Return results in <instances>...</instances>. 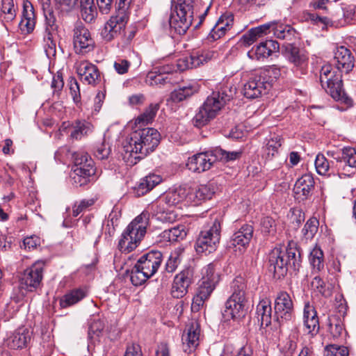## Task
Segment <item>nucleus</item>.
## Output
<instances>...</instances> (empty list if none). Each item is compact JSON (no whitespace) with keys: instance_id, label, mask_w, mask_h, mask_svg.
<instances>
[{"instance_id":"obj_1","label":"nucleus","mask_w":356,"mask_h":356,"mask_svg":"<svg viewBox=\"0 0 356 356\" xmlns=\"http://www.w3.org/2000/svg\"><path fill=\"white\" fill-rule=\"evenodd\" d=\"M301 255L296 243H289L283 250L281 247L273 249L268 255V270L274 277H284L289 269L298 271L301 266Z\"/></svg>"},{"instance_id":"obj_2","label":"nucleus","mask_w":356,"mask_h":356,"mask_svg":"<svg viewBox=\"0 0 356 356\" xmlns=\"http://www.w3.org/2000/svg\"><path fill=\"white\" fill-rule=\"evenodd\" d=\"M235 90V88L224 86L220 88L219 91L213 92L207 98L194 116L193 119L194 125L201 127L213 119L225 104L233 98Z\"/></svg>"},{"instance_id":"obj_3","label":"nucleus","mask_w":356,"mask_h":356,"mask_svg":"<svg viewBox=\"0 0 356 356\" xmlns=\"http://www.w3.org/2000/svg\"><path fill=\"white\" fill-rule=\"evenodd\" d=\"M159 132L154 128L139 129L130 135L124 145V151L133 154H138L135 159H142L152 152L160 143Z\"/></svg>"},{"instance_id":"obj_4","label":"nucleus","mask_w":356,"mask_h":356,"mask_svg":"<svg viewBox=\"0 0 356 356\" xmlns=\"http://www.w3.org/2000/svg\"><path fill=\"white\" fill-rule=\"evenodd\" d=\"M149 216L147 211H143L128 225L118 242V249L122 252L129 253L138 246L146 234Z\"/></svg>"},{"instance_id":"obj_5","label":"nucleus","mask_w":356,"mask_h":356,"mask_svg":"<svg viewBox=\"0 0 356 356\" xmlns=\"http://www.w3.org/2000/svg\"><path fill=\"white\" fill-rule=\"evenodd\" d=\"M241 154V151L227 152L221 148H216L211 152H202L188 158L186 166L193 172L201 173L209 170L216 160L225 162L234 161Z\"/></svg>"},{"instance_id":"obj_6","label":"nucleus","mask_w":356,"mask_h":356,"mask_svg":"<svg viewBox=\"0 0 356 356\" xmlns=\"http://www.w3.org/2000/svg\"><path fill=\"white\" fill-rule=\"evenodd\" d=\"M162 260L163 254L158 250H152L141 256L131 270V283L134 286L143 284L157 272Z\"/></svg>"},{"instance_id":"obj_7","label":"nucleus","mask_w":356,"mask_h":356,"mask_svg":"<svg viewBox=\"0 0 356 356\" xmlns=\"http://www.w3.org/2000/svg\"><path fill=\"white\" fill-rule=\"evenodd\" d=\"M195 0H172L174 10L169 18L171 30L184 35L191 26L193 19Z\"/></svg>"},{"instance_id":"obj_8","label":"nucleus","mask_w":356,"mask_h":356,"mask_svg":"<svg viewBox=\"0 0 356 356\" xmlns=\"http://www.w3.org/2000/svg\"><path fill=\"white\" fill-rule=\"evenodd\" d=\"M320 82L323 88L336 101L346 102L343 89L341 74L333 71L330 64L322 66L320 71Z\"/></svg>"},{"instance_id":"obj_9","label":"nucleus","mask_w":356,"mask_h":356,"mask_svg":"<svg viewBox=\"0 0 356 356\" xmlns=\"http://www.w3.org/2000/svg\"><path fill=\"white\" fill-rule=\"evenodd\" d=\"M72 43L76 54L85 55L95 48V40L89 30L81 23L76 22L72 30Z\"/></svg>"},{"instance_id":"obj_10","label":"nucleus","mask_w":356,"mask_h":356,"mask_svg":"<svg viewBox=\"0 0 356 356\" xmlns=\"http://www.w3.org/2000/svg\"><path fill=\"white\" fill-rule=\"evenodd\" d=\"M44 266V261H38L24 271L19 279L21 290L32 292L40 286L43 277Z\"/></svg>"},{"instance_id":"obj_11","label":"nucleus","mask_w":356,"mask_h":356,"mask_svg":"<svg viewBox=\"0 0 356 356\" xmlns=\"http://www.w3.org/2000/svg\"><path fill=\"white\" fill-rule=\"evenodd\" d=\"M127 15L124 12H118L112 15L101 29L100 35L106 42H111L120 36L124 31Z\"/></svg>"},{"instance_id":"obj_12","label":"nucleus","mask_w":356,"mask_h":356,"mask_svg":"<svg viewBox=\"0 0 356 356\" xmlns=\"http://www.w3.org/2000/svg\"><path fill=\"white\" fill-rule=\"evenodd\" d=\"M195 281V270L188 266L176 275L171 289V295L175 298H181L185 296L189 286Z\"/></svg>"},{"instance_id":"obj_13","label":"nucleus","mask_w":356,"mask_h":356,"mask_svg":"<svg viewBox=\"0 0 356 356\" xmlns=\"http://www.w3.org/2000/svg\"><path fill=\"white\" fill-rule=\"evenodd\" d=\"M294 316L293 303L286 291L277 293L275 300V317L280 323L291 321Z\"/></svg>"},{"instance_id":"obj_14","label":"nucleus","mask_w":356,"mask_h":356,"mask_svg":"<svg viewBox=\"0 0 356 356\" xmlns=\"http://www.w3.org/2000/svg\"><path fill=\"white\" fill-rule=\"evenodd\" d=\"M270 89L269 81L264 80L258 71L252 73L248 81L244 84L243 92L248 99H255L266 94Z\"/></svg>"},{"instance_id":"obj_15","label":"nucleus","mask_w":356,"mask_h":356,"mask_svg":"<svg viewBox=\"0 0 356 356\" xmlns=\"http://www.w3.org/2000/svg\"><path fill=\"white\" fill-rule=\"evenodd\" d=\"M200 334V326L197 321L187 325L181 338L184 352L191 353L195 350L199 345Z\"/></svg>"},{"instance_id":"obj_16","label":"nucleus","mask_w":356,"mask_h":356,"mask_svg":"<svg viewBox=\"0 0 356 356\" xmlns=\"http://www.w3.org/2000/svg\"><path fill=\"white\" fill-rule=\"evenodd\" d=\"M284 47L288 60L300 70L302 74H305L309 60L307 53L289 42Z\"/></svg>"},{"instance_id":"obj_17","label":"nucleus","mask_w":356,"mask_h":356,"mask_svg":"<svg viewBox=\"0 0 356 356\" xmlns=\"http://www.w3.org/2000/svg\"><path fill=\"white\" fill-rule=\"evenodd\" d=\"M334 65L340 73H349L354 67V57L351 51L343 46L337 49L334 53Z\"/></svg>"},{"instance_id":"obj_18","label":"nucleus","mask_w":356,"mask_h":356,"mask_svg":"<svg viewBox=\"0 0 356 356\" xmlns=\"http://www.w3.org/2000/svg\"><path fill=\"white\" fill-rule=\"evenodd\" d=\"M76 72L81 81L87 84L96 85L100 81V73L97 67L87 60L77 64Z\"/></svg>"},{"instance_id":"obj_19","label":"nucleus","mask_w":356,"mask_h":356,"mask_svg":"<svg viewBox=\"0 0 356 356\" xmlns=\"http://www.w3.org/2000/svg\"><path fill=\"white\" fill-rule=\"evenodd\" d=\"M222 222L223 214L221 212L213 213L211 214L209 220L204 225L200 232L211 238L212 237L214 241H220Z\"/></svg>"},{"instance_id":"obj_20","label":"nucleus","mask_w":356,"mask_h":356,"mask_svg":"<svg viewBox=\"0 0 356 356\" xmlns=\"http://www.w3.org/2000/svg\"><path fill=\"white\" fill-rule=\"evenodd\" d=\"M215 54L216 53L212 51H197L186 60H179L177 68L179 70H184L185 68L197 67L211 60Z\"/></svg>"},{"instance_id":"obj_21","label":"nucleus","mask_w":356,"mask_h":356,"mask_svg":"<svg viewBox=\"0 0 356 356\" xmlns=\"http://www.w3.org/2000/svg\"><path fill=\"white\" fill-rule=\"evenodd\" d=\"M233 23V17L229 14L222 15L216 22L208 35V40L214 41L222 37L230 29Z\"/></svg>"},{"instance_id":"obj_22","label":"nucleus","mask_w":356,"mask_h":356,"mask_svg":"<svg viewBox=\"0 0 356 356\" xmlns=\"http://www.w3.org/2000/svg\"><path fill=\"white\" fill-rule=\"evenodd\" d=\"M280 45L275 40H266L261 42L256 48L255 50L248 51V56L251 59L260 60L261 58H266L270 56L273 52L278 51Z\"/></svg>"},{"instance_id":"obj_23","label":"nucleus","mask_w":356,"mask_h":356,"mask_svg":"<svg viewBox=\"0 0 356 356\" xmlns=\"http://www.w3.org/2000/svg\"><path fill=\"white\" fill-rule=\"evenodd\" d=\"M314 188V180L311 175L305 174L299 178L293 187L297 198L306 199Z\"/></svg>"},{"instance_id":"obj_24","label":"nucleus","mask_w":356,"mask_h":356,"mask_svg":"<svg viewBox=\"0 0 356 356\" xmlns=\"http://www.w3.org/2000/svg\"><path fill=\"white\" fill-rule=\"evenodd\" d=\"M245 303L240 302L236 299L228 300L225 302V308L222 312L223 317L225 320L237 319L245 316Z\"/></svg>"},{"instance_id":"obj_25","label":"nucleus","mask_w":356,"mask_h":356,"mask_svg":"<svg viewBox=\"0 0 356 356\" xmlns=\"http://www.w3.org/2000/svg\"><path fill=\"white\" fill-rule=\"evenodd\" d=\"M253 227L250 225H243L237 232L232 236L230 245L236 247L240 245L245 247L248 245L253 234Z\"/></svg>"},{"instance_id":"obj_26","label":"nucleus","mask_w":356,"mask_h":356,"mask_svg":"<svg viewBox=\"0 0 356 356\" xmlns=\"http://www.w3.org/2000/svg\"><path fill=\"white\" fill-rule=\"evenodd\" d=\"M189 188L179 186L168 191L162 201L169 207L175 206L186 198L189 199Z\"/></svg>"},{"instance_id":"obj_27","label":"nucleus","mask_w":356,"mask_h":356,"mask_svg":"<svg viewBox=\"0 0 356 356\" xmlns=\"http://www.w3.org/2000/svg\"><path fill=\"white\" fill-rule=\"evenodd\" d=\"M162 181L161 176L155 174H149L145 177L134 188V192L138 197L147 193Z\"/></svg>"},{"instance_id":"obj_28","label":"nucleus","mask_w":356,"mask_h":356,"mask_svg":"<svg viewBox=\"0 0 356 356\" xmlns=\"http://www.w3.org/2000/svg\"><path fill=\"white\" fill-rule=\"evenodd\" d=\"M35 24V14L32 4L27 1L24 3L22 18L19 22V27L22 31L31 32Z\"/></svg>"},{"instance_id":"obj_29","label":"nucleus","mask_w":356,"mask_h":356,"mask_svg":"<svg viewBox=\"0 0 356 356\" xmlns=\"http://www.w3.org/2000/svg\"><path fill=\"white\" fill-rule=\"evenodd\" d=\"M219 243L220 241H214L212 237L211 238L200 232L195 241V249L197 253L210 254L216 250Z\"/></svg>"},{"instance_id":"obj_30","label":"nucleus","mask_w":356,"mask_h":356,"mask_svg":"<svg viewBox=\"0 0 356 356\" xmlns=\"http://www.w3.org/2000/svg\"><path fill=\"white\" fill-rule=\"evenodd\" d=\"M213 194V188L210 184L200 185L189 191V200L197 204L202 200L211 199Z\"/></svg>"},{"instance_id":"obj_31","label":"nucleus","mask_w":356,"mask_h":356,"mask_svg":"<svg viewBox=\"0 0 356 356\" xmlns=\"http://www.w3.org/2000/svg\"><path fill=\"white\" fill-rule=\"evenodd\" d=\"M257 317L261 321V326H268L271 323L272 307L268 299H263L259 301L256 309Z\"/></svg>"},{"instance_id":"obj_32","label":"nucleus","mask_w":356,"mask_h":356,"mask_svg":"<svg viewBox=\"0 0 356 356\" xmlns=\"http://www.w3.org/2000/svg\"><path fill=\"white\" fill-rule=\"evenodd\" d=\"M232 295L230 299H236L240 302H246V283L243 277L238 276L231 283Z\"/></svg>"},{"instance_id":"obj_33","label":"nucleus","mask_w":356,"mask_h":356,"mask_svg":"<svg viewBox=\"0 0 356 356\" xmlns=\"http://www.w3.org/2000/svg\"><path fill=\"white\" fill-rule=\"evenodd\" d=\"M74 168L78 170H90V175H94L95 168L94 162L90 156L86 152H75L73 154Z\"/></svg>"},{"instance_id":"obj_34","label":"nucleus","mask_w":356,"mask_h":356,"mask_svg":"<svg viewBox=\"0 0 356 356\" xmlns=\"http://www.w3.org/2000/svg\"><path fill=\"white\" fill-rule=\"evenodd\" d=\"M296 31L289 24L275 22L273 35L278 39L291 42L296 37Z\"/></svg>"},{"instance_id":"obj_35","label":"nucleus","mask_w":356,"mask_h":356,"mask_svg":"<svg viewBox=\"0 0 356 356\" xmlns=\"http://www.w3.org/2000/svg\"><path fill=\"white\" fill-rule=\"evenodd\" d=\"M86 296V291L83 289H72L60 299L59 304L61 308H67L76 304Z\"/></svg>"},{"instance_id":"obj_36","label":"nucleus","mask_w":356,"mask_h":356,"mask_svg":"<svg viewBox=\"0 0 356 356\" xmlns=\"http://www.w3.org/2000/svg\"><path fill=\"white\" fill-rule=\"evenodd\" d=\"M31 339L29 331L23 329L15 332L8 339L7 345L13 349L22 348Z\"/></svg>"},{"instance_id":"obj_37","label":"nucleus","mask_w":356,"mask_h":356,"mask_svg":"<svg viewBox=\"0 0 356 356\" xmlns=\"http://www.w3.org/2000/svg\"><path fill=\"white\" fill-rule=\"evenodd\" d=\"M186 235L187 232L186 227L183 225H179L174 227L165 229L161 234V237L165 241L176 242L183 240Z\"/></svg>"},{"instance_id":"obj_38","label":"nucleus","mask_w":356,"mask_h":356,"mask_svg":"<svg viewBox=\"0 0 356 356\" xmlns=\"http://www.w3.org/2000/svg\"><path fill=\"white\" fill-rule=\"evenodd\" d=\"M145 82L150 86L162 87L166 84H172V79L168 75L163 74L155 70L147 73Z\"/></svg>"},{"instance_id":"obj_39","label":"nucleus","mask_w":356,"mask_h":356,"mask_svg":"<svg viewBox=\"0 0 356 356\" xmlns=\"http://www.w3.org/2000/svg\"><path fill=\"white\" fill-rule=\"evenodd\" d=\"M91 131L92 125L90 122L86 120H76L72 124L70 137L73 139L80 140Z\"/></svg>"},{"instance_id":"obj_40","label":"nucleus","mask_w":356,"mask_h":356,"mask_svg":"<svg viewBox=\"0 0 356 356\" xmlns=\"http://www.w3.org/2000/svg\"><path fill=\"white\" fill-rule=\"evenodd\" d=\"M160 107L159 104H151L145 111L136 119V124L139 126L152 123Z\"/></svg>"},{"instance_id":"obj_41","label":"nucleus","mask_w":356,"mask_h":356,"mask_svg":"<svg viewBox=\"0 0 356 356\" xmlns=\"http://www.w3.org/2000/svg\"><path fill=\"white\" fill-rule=\"evenodd\" d=\"M309 261L312 268L320 271L324 267V254L322 249L316 245L310 251Z\"/></svg>"},{"instance_id":"obj_42","label":"nucleus","mask_w":356,"mask_h":356,"mask_svg":"<svg viewBox=\"0 0 356 356\" xmlns=\"http://www.w3.org/2000/svg\"><path fill=\"white\" fill-rule=\"evenodd\" d=\"M315 167L317 172L321 175L334 173V161L329 162L323 154H318L315 160Z\"/></svg>"},{"instance_id":"obj_43","label":"nucleus","mask_w":356,"mask_h":356,"mask_svg":"<svg viewBox=\"0 0 356 356\" xmlns=\"http://www.w3.org/2000/svg\"><path fill=\"white\" fill-rule=\"evenodd\" d=\"M16 16L13 0H2L0 17L7 22L13 21Z\"/></svg>"},{"instance_id":"obj_44","label":"nucleus","mask_w":356,"mask_h":356,"mask_svg":"<svg viewBox=\"0 0 356 356\" xmlns=\"http://www.w3.org/2000/svg\"><path fill=\"white\" fill-rule=\"evenodd\" d=\"M78 170L73 168V172L71 174L70 177L72 181V184L76 187L82 186L87 184L89 181L90 177L92 175H90V170Z\"/></svg>"},{"instance_id":"obj_45","label":"nucleus","mask_w":356,"mask_h":356,"mask_svg":"<svg viewBox=\"0 0 356 356\" xmlns=\"http://www.w3.org/2000/svg\"><path fill=\"white\" fill-rule=\"evenodd\" d=\"M196 92V89L189 85L179 88L172 92L170 98L174 102H180L192 96Z\"/></svg>"},{"instance_id":"obj_46","label":"nucleus","mask_w":356,"mask_h":356,"mask_svg":"<svg viewBox=\"0 0 356 356\" xmlns=\"http://www.w3.org/2000/svg\"><path fill=\"white\" fill-rule=\"evenodd\" d=\"M44 16L45 18L44 34H48L50 36L58 35V25L54 13H48Z\"/></svg>"},{"instance_id":"obj_47","label":"nucleus","mask_w":356,"mask_h":356,"mask_svg":"<svg viewBox=\"0 0 356 356\" xmlns=\"http://www.w3.org/2000/svg\"><path fill=\"white\" fill-rule=\"evenodd\" d=\"M258 72L264 80L270 81L271 87L273 81L281 76V68L274 65L266 69L258 70Z\"/></svg>"},{"instance_id":"obj_48","label":"nucleus","mask_w":356,"mask_h":356,"mask_svg":"<svg viewBox=\"0 0 356 356\" xmlns=\"http://www.w3.org/2000/svg\"><path fill=\"white\" fill-rule=\"evenodd\" d=\"M56 37L57 35L50 36L48 34H44L43 47L48 58L56 55Z\"/></svg>"},{"instance_id":"obj_49","label":"nucleus","mask_w":356,"mask_h":356,"mask_svg":"<svg viewBox=\"0 0 356 356\" xmlns=\"http://www.w3.org/2000/svg\"><path fill=\"white\" fill-rule=\"evenodd\" d=\"M318 228V221L316 218L309 219L305 225L302 232L306 239H312L316 234Z\"/></svg>"},{"instance_id":"obj_50","label":"nucleus","mask_w":356,"mask_h":356,"mask_svg":"<svg viewBox=\"0 0 356 356\" xmlns=\"http://www.w3.org/2000/svg\"><path fill=\"white\" fill-rule=\"evenodd\" d=\"M202 280L215 284L218 282L219 275L215 273L214 266L212 264H209L202 269Z\"/></svg>"},{"instance_id":"obj_51","label":"nucleus","mask_w":356,"mask_h":356,"mask_svg":"<svg viewBox=\"0 0 356 356\" xmlns=\"http://www.w3.org/2000/svg\"><path fill=\"white\" fill-rule=\"evenodd\" d=\"M342 164L348 165L350 167H356V150L351 147L343 149Z\"/></svg>"},{"instance_id":"obj_52","label":"nucleus","mask_w":356,"mask_h":356,"mask_svg":"<svg viewBox=\"0 0 356 356\" xmlns=\"http://www.w3.org/2000/svg\"><path fill=\"white\" fill-rule=\"evenodd\" d=\"M326 356H348V350L346 347L338 345H328L325 348Z\"/></svg>"},{"instance_id":"obj_53","label":"nucleus","mask_w":356,"mask_h":356,"mask_svg":"<svg viewBox=\"0 0 356 356\" xmlns=\"http://www.w3.org/2000/svg\"><path fill=\"white\" fill-rule=\"evenodd\" d=\"M95 203L93 199L82 200L79 203L76 202L72 207V216L74 217L78 216L81 212L85 211L89 207H91Z\"/></svg>"},{"instance_id":"obj_54","label":"nucleus","mask_w":356,"mask_h":356,"mask_svg":"<svg viewBox=\"0 0 356 356\" xmlns=\"http://www.w3.org/2000/svg\"><path fill=\"white\" fill-rule=\"evenodd\" d=\"M344 331L343 325L340 320L335 319L329 324V332L334 339L341 336Z\"/></svg>"},{"instance_id":"obj_55","label":"nucleus","mask_w":356,"mask_h":356,"mask_svg":"<svg viewBox=\"0 0 356 356\" xmlns=\"http://www.w3.org/2000/svg\"><path fill=\"white\" fill-rule=\"evenodd\" d=\"M262 232L268 235H273L276 231V225L275 220L269 217L266 216L262 218L261 222Z\"/></svg>"},{"instance_id":"obj_56","label":"nucleus","mask_w":356,"mask_h":356,"mask_svg":"<svg viewBox=\"0 0 356 356\" xmlns=\"http://www.w3.org/2000/svg\"><path fill=\"white\" fill-rule=\"evenodd\" d=\"M216 286V284H212L207 281H204L201 280L197 293L204 296V298H209V297L211 296V293L214 290Z\"/></svg>"},{"instance_id":"obj_57","label":"nucleus","mask_w":356,"mask_h":356,"mask_svg":"<svg viewBox=\"0 0 356 356\" xmlns=\"http://www.w3.org/2000/svg\"><path fill=\"white\" fill-rule=\"evenodd\" d=\"M81 14L83 19L88 22H92L97 15L95 5L81 8Z\"/></svg>"},{"instance_id":"obj_58","label":"nucleus","mask_w":356,"mask_h":356,"mask_svg":"<svg viewBox=\"0 0 356 356\" xmlns=\"http://www.w3.org/2000/svg\"><path fill=\"white\" fill-rule=\"evenodd\" d=\"M274 26H275V22H270L262 25H260L257 27L252 28V32L256 33L257 36L260 38L263 36L264 35H266L268 33H270L271 32L273 33L274 30Z\"/></svg>"},{"instance_id":"obj_59","label":"nucleus","mask_w":356,"mask_h":356,"mask_svg":"<svg viewBox=\"0 0 356 356\" xmlns=\"http://www.w3.org/2000/svg\"><path fill=\"white\" fill-rule=\"evenodd\" d=\"M70 90L74 103L78 104L81 100V93L79 85L76 79L74 77H71L70 79Z\"/></svg>"},{"instance_id":"obj_60","label":"nucleus","mask_w":356,"mask_h":356,"mask_svg":"<svg viewBox=\"0 0 356 356\" xmlns=\"http://www.w3.org/2000/svg\"><path fill=\"white\" fill-rule=\"evenodd\" d=\"M90 332L97 336L103 335L104 333H106L107 330H105L104 321L101 319L94 320L90 326Z\"/></svg>"},{"instance_id":"obj_61","label":"nucleus","mask_w":356,"mask_h":356,"mask_svg":"<svg viewBox=\"0 0 356 356\" xmlns=\"http://www.w3.org/2000/svg\"><path fill=\"white\" fill-rule=\"evenodd\" d=\"M290 212V219L291 222L295 224L296 226L299 227V225L305 220V213L302 209L298 208L291 209Z\"/></svg>"},{"instance_id":"obj_62","label":"nucleus","mask_w":356,"mask_h":356,"mask_svg":"<svg viewBox=\"0 0 356 356\" xmlns=\"http://www.w3.org/2000/svg\"><path fill=\"white\" fill-rule=\"evenodd\" d=\"M56 6L61 12H70L76 6L77 0H55Z\"/></svg>"},{"instance_id":"obj_63","label":"nucleus","mask_w":356,"mask_h":356,"mask_svg":"<svg viewBox=\"0 0 356 356\" xmlns=\"http://www.w3.org/2000/svg\"><path fill=\"white\" fill-rule=\"evenodd\" d=\"M304 325L306 327V331L308 334L315 335L318 332L319 330V322L318 318L316 317L310 320H305L304 321Z\"/></svg>"},{"instance_id":"obj_64","label":"nucleus","mask_w":356,"mask_h":356,"mask_svg":"<svg viewBox=\"0 0 356 356\" xmlns=\"http://www.w3.org/2000/svg\"><path fill=\"white\" fill-rule=\"evenodd\" d=\"M110 152V147L105 143H102V144L97 146L96 150L95 152V156L98 159L104 160L108 158Z\"/></svg>"}]
</instances>
